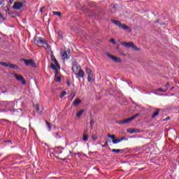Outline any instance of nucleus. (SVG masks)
Instances as JSON below:
<instances>
[{"label":"nucleus","instance_id":"f03ea898","mask_svg":"<svg viewBox=\"0 0 179 179\" xmlns=\"http://www.w3.org/2000/svg\"><path fill=\"white\" fill-rule=\"evenodd\" d=\"M34 43L37 45L38 47H43V45H45V50H48V43H47V41L44 39L43 37H35L34 38Z\"/></svg>","mask_w":179,"mask_h":179},{"label":"nucleus","instance_id":"ea45409f","mask_svg":"<svg viewBox=\"0 0 179 179\" xmlns=\"http://www.w3.org/2000/svg\"><path fill=\"white\" fill-rule=\"evenodd\" d=\"M3 2H5V0H0V5H2V3H3Z\"/></svg>","mask_w":179,"mask_h":179},{"label":"nucleus","instance_id":"6e6552de","mask_svg":"<svg viewBox=\"0 0 179 179\" xmlns=\"http://www.w3.org/2000/svg\"><path fill=\"white\" fill-rule=\"evenodd\" d=\"M14 77L19 82H21L22 85H26V80H24V78H23L22 76L18 75L17 73H14Z\"/></svg>","mask_w":179,"mask_h":179},{"label":"nucleus","instance_id":"f3484780","mask_svg":"<svg viewBox=\"0 0 179 179\" xmlns=\"http://www.w3.org/2000/svg\"><path fill=\"white\" fill-rule=\"evenodd\" d=\"M160 113V108L156 109L155 112L152 115V118H156Z\"/></svg>","mask_w":179,"mask_h":179},{"label":"nucleus","instance_id":"a19ab883","mask_svg":"<svg viewBox=\"0 0 179 179\" xmlns=\"http://www.w3.org/2000/svg\"><path fill=\"white\" fill-rule=\"evenodd\" d=\"M8 92V90H4V91H3L1 93H7Z\"/></svg>","mask_w":179,"mask_h":179},{"label":"nucleus","instance_id":"c756f323","mask_svg":"<svg viewBox=\"0 0 179 179\" xmlns=\"http://www.w3.org/2000/svg\"><path fill=\"white\" fill-rule=\"evenodd\" d=\"M55 138H57V139H61V136L59 135V133L57 132L55 134Z\"/></svg>","mask_w":179,"mask_h":179},{"label":"nucleus","instance_id":"7c9ffc66","mask_svg":"<svg viewBox=\"0 0 179 179\" xmlns=\"http://www.w3.org/2000/svg\"><path fill=\"white\" fill-rule=\"evenodd\" d=\"M142 132V130L139 129H135V134H141Z\"/></svg>","mask_w":179,"mask_h":179},{"label":"nucleus","instance_id":"b1692460","mask_svg":"<svg viewBox=\"0 0 179 179\" xmlns=\"http://www.w3.org/2000/svg\"><path fill=\"white\" fill-rule=\"evenodd\" d=\"M122 150H120V149H117V150L113 149L112 150V152L116 153V155H118V153H120V152H122Z\"/></svg>","mask_w":179,"mask_h":179},{"label":"nucleus","instance_id":"c03bdc74","mask_svg":"<svg viewBox=\"0 0 179 179\" xmlns=\"http://www.w3.org/2000/svg\"><path fill=\"white\" fill-rule=\"evenodd\" d=\"M3 17V16L0 13V19H2Z\"/></svg>","mask_w":179,"mask_h":179},{"label":"nucleus","instance_id":"58836bf2","mask_svg":"<svg viewBox=\"0 0 179 179\" xmlns=\"http://www.w3.org/2000/svg\"><path fill=\"white\" fill-rule=\"evenodd\" d=\"M15 0H9V3H10V5H12V3H13V1H14Z\"/></svg>","mask_w":179,"mask_h":179},{"label":"nucleus","instance_id":"1a4fd4ad","mask_svg":"<svg viewBox=\"0 0 179 179\" xmlns=\"http://www.w3.org/2000/svg\"><path fill=\"white\" fill-rule=\"evenodd\" d=\"M107 55H108V58H110V59L114 61V62H117V64H121V62H122V60L119 57L111 55L110 54H108Z\"/></svg>","mask_w":179,"mask_h":179},{"label":"nucleus","instance_id":"20e7f679","mask_svg":"<svg viewBox=\"0 0 179 179\" xmlns=\"http://www.w3.org/2000/svg\"><path fill=\"white\" fill-rule=\"evenodd\" d=\"M138 117H139V113H136V115L131 116L129 118L125 119L124 120L117 121L116 122L119 125H121V124L127 125V124H129V122L134 121V120H135V118H136Z\"/></svg>","mask_w":179,"mask_h":179},{"label":"nucleus","instance_id":"ddd939ff","mask_svg":"<svg viewBox=\"0 0 179 179\" xmlns=\"http://www.w3.org/2000/svg\"><path fill=\"white\" fill-rule=\"evenodd\" d=\"M50 59L52 62H54L55 64V66L57 69H59V68H61V66H59V63H58V61H57L55 56H54L53 55H50Z\"/></svg>","mask_w":179,"mask_h":179},{"label":"nucleus","instance_id":"393cba45","mask_svg":"<svg viewBox=\"0 0 179 179\" xmlns=\"http://www.w3.org/2000/svg\"><path fill=\"white\" fill-rule=\"evenodd\" d=\"M118 141H119V143H120V142H122V141H128V138L125 136H123V137L120 138V139H118Z\"/></svg>","mask_w":179,"mask_h":179},{"label":"nucleus","instance_id":"cd10ccee","mask_svg":"<svg viewBox=\"0 0 179 179\" xmlns=\"http://www.w3.org/2000/svg\"><path fill=\"white\" fill-rule=\"evenodd\" d=\"M111 142V141L107 140L104 145H102V148H106V146H108V143Z\"/></svg>","mask_w":179,"mask_h":179},{"label":"nucleus","instance_id":"6ab92c4d","mask_svg":"<svg viewBox=\"0 0 179 179\" xmlns=\"http://www.w3.org/2000/svg\"><path fill=\"white\" fill-rule=\"evenodd\" d=\"M83 113H85V109L80 110V111H78V112L77 113L76 117H77L78 118H80V117H82Z\"/></svg>","mask_w":179,"mask_h":179},{"label":"nucleus","instance_id":"de8ad7c7","mask_svg":"<svg viewBox=\"0 0 179 179\" xmlns=\"http://www.w3.org/2000/svg\"><path fill=\"white\" fill-rule=\"evenodd\" d=\"M0 40H1V38H0Z\"/></svg>","mask_w":179,"mask_h":179},{"label":"nucleus","instance_id":"c9c22d12","mask_svg":"<svg viewBox=\"0 0 179 179\" xmlns=\"http://www.w3.org/2000/svg\"><path fill=\"white\" fill-rule=\"evenodd\" d=\"M92 139H93L94 141H96V139H97V137H96V136H94V135H92Z\"/></svg>","mask_w":179,"mask_h":179},{"label":"nucleus","instance_id":"72a5a7b5","mask_svg":"<svg viewBox=\"0 0 179 179\" xmlns=\"http://www.w3.org/2000/svg\"><path fill=\"white\" fill-rule=\"evenodd\" d=\"M55 80H56V82H61V77H59V76L56 77Z\"/></svg>","mask_w":179,"mask_h":179},{"label":"nucleus","instance_id":"4be33fe9","mask_svg":"<svg viewBox=\"0 0 179 179\" xmlns=\"http://www.w3.org/2000/svg\"><path fill=\"white\" fill-rule=\"evenodd\" d=\"M157 92H161V93H166V92H167V88L166 89L158 88L157 90Z\"/></svg>","mask_w":179,"mask_h":179},{"label":"nucleus","instance_id":"473e14b6","mask_svg":"<svg viewBox=\"0 0 179 179\" xmlns=\"http://www.w3.org/2000/svg\"><path fill=\"white\" fill-rule=\"evenodd\" d=\"M118 51L120 52V55H122V57H126L127 56V55H125V53H124V52H121L120 50H118Z\"/></svg>","mask_w":179,"mask_h":179},{"label":"nucleus","instance_id":"4c0bfd02","mask_svg":"<svg viewBox=\"0 0 179 179\" xmlns=\"http://www.w3.org/2000/svg\"><path fill=\"white\" fill-rule=\"evenodd\" d=\"M75 96H76V94L74 93L73 94V96H71V101L73 100V99H75Z\"/></svg>","mask_w":179,"mask_h":179},{"label":"nucleus","instance_id":"49530a36","mask_svg":"<svg viewBox=\"0 0 179 179\" xmlns=\"http://www.w3.org/2000/svg\"><path fill=\"white\" fill-rule=\"evenodd\" d=\"M78 154H79V152L77 153V155H78Z\"/></svg>","mask_w":179,"mask_h":179},{"label":"nucleus","instance_id":"5701e85b","mask_svg":"<svg viewBox=\"0 0 179 179\" xmlns=\"http://www.w3.org/2000/svg\"><path fill=\"white\" fill-rule=\"evenodd\" d=\"M50 68L53 69V71H58V69H57L58 67L55 66V64H50Z\"/></svg>","mask_w":179,"mask_h":179},{"label":"nucleus","instance_id":"2eb2a0df","mask_svg":"<svg viewBox=\"0 0 179 179\" xmlns=\"http://www.w3.org/2000/svg\"><path fill=\"white\" fill-rule=\"evenodd\" d=\"M61 55H62V59H69V55H68V53L66 52V50H62Z\"/></svg>","mask_w":179,"mask_h":179},{"label":"nucleus","instance_id":"39448f33","mask_svg":"<svg viewBox=\"0 0 179 179\" xmlns=\"http://www.w3.org/2000/svg\"><path fill=\"white\" fill-rule=\"evenodd\" d=\"M121 45L126 47V48H132L134 51H141V48L136 47L132 42H122Z\"/></svg>","mask_w":179,"mask_h":179},{"label":"nucleus","instance_id":"a18cd8bd","mask_svg":"<svg viewBox=\"0 0 179 179\" xmlns=\"http://www.w3.org/2000/svg\"><path fill=\"white\" fill-rule=\"evenodd\" d=\"M8 143H12V141H8Z\"/></svg>","mask_w":179,"mask_h":179},{"label":"nucleus","instance_id":"f257e3e1","mask_svg":"<svg viewBox=\"0 0 179 179\" xmlns=\"http://www.w3.org/2000/svg\"><path fill=\"white\" fill-rule=\"evenodd\" d=\"M73 72L75 75H77L78 78H84L85 72L80 68V65L78 64V63L75 62L73 64Z\"/></svg>","mask_w":179,"mask_h":179},{"label":"nucleus","instance_id":"37998d69","mask_svg":"<svg viewBox=\"0 0 179 179\" xmlns=\"http://www.w3.org/2000/svg\"><path fill=\"white\" fill-rule=\"evenodd\" d=\"M67 86H71V83H69V81L67 82Z\"/></svg>","mask_w":179,"mask_h":179},{"label":"nucleus","instance_id":"c85d7f7f","mask_svg":"<svg viewBox=\"0 0 179 179\" xmlns=\"http://www.w3.org/2000/svg\"><path fill=\"white\" fill-rule=\"evenodd\" d=\"M110 43H113V44H114V45H117V42H115V40L114 38H111L109 40Z\"/></svg>","mask_w":179,"mask_h":179},{"label":"nucleus","instance_id":"4468645a","mask_svg":"<svg viewBox=\"0 0 179 179\" xmlns=\"http://www.w3.org/2000/svg\"><path fill=\"white\" fill-rule=\"evenodd\" d=\"M108 138H110L111 139L112 143L114 145H117V143H119L118 139H115V135H114V134H113V135L108 134Z\"/></svg>","mask_w":179,"mask_h":179},{"label":"nucleus","instance_id":"a878e982","mask_svg":"<svg viewBox=\"0 0 179 179\" xmlns=\"http://www.w3.org/2000/svg\"><path fill=\"white\" fill-rule=\"evenodd\" d=\"M66 94H67L66 91L62 92L60 95L61 99H62V97H64L65 96H66Z\"/></svg>","mask_w":179,"mask_h":179},{"label":"nucleus","instance_id":"0eeeda50","mask_svg":"<svg viewBox=\"0 0 179 179\" xmlns=\"http://www.w3.org/2000/svg\"><path fill=\"white\" fill-rule=\"evenodd\" d=\"M72 152L69 151V150H66L64 151H62L59 152L60 156H64V159H62V160H66V158L69 157V155H71Z\"/></svg>","mask_w":179,"mask_h":179},{"label":"nucleus","instance_id":"2f4dec72","mask_svg":"<svg viewBox=\"0 0 179 179\" xmlns=\"http://www.w3.org/2000/svg\"><path fill=\"white\" fill-rule=\"evenodd\" d=\"M94 125V120H90V127L91 128H92V127Z\"/></svg>","mask_w":179,"mask_h":179},{"label":"nucleus","instance_id":"79ce46f5","mask_svg":"<svg viewBox=\"0 0 179 179\" xmlns=\"http://www.w3.org/2000/svg\"><path fill=\"white\" fill-rule=\"evenodd\" d=\"M169 86V83H167L166 85V89H168Z\"/></svg>","mask_w":179,"mask_h":179},{"label":"nucleus","instance_id":"423d86ee","mask_svg":"<svg viewBox=\"0 0 179 179\" xmlns=\"http://www.w3.org/2000/svg\"><path fill=\"white\" fill-rule=\"evenodd\" d=\"M0 65H1L2 66L11 68L12 69H19V66L16 64H10L9 62H1Z\"/></svg>","mask_w":179,"mask_h":179},{"label":"nucleus","instance_id":"aec40b11","mask_svg":"<svg viewBox=\"0 0 179 179\" xmlns=\"http://www.w3.org/2000/svg\"><path fill=\"white\" fill-rule=\"evenodd\" d=\"M127 134H135V129L134 128H129L127 130Z\"/></svg>","mask_w":179,"mask_h":179},{"label":"nucleus","instance_id":"7ed1b4c3","mask_svg":"<svg viewBox=\"0 0 179 179\" xmlns=\"http://www.w3.org/2000/svg\"><path fill=\"white\" fill-rule=\"evenodd\" d=\"M111 22H112V23H113V24H115V26H118V27L120 29H122L123 30H127V31H129V33H131V31H132V29H131V28H129V27H128L125 24H122V23L120 22V21H118V20H111Z\"/></svg>","mask_w":179,"mask_h":179},{"label":"nucleus","instance_id":"412c9836","mask_svg":"<svg viewBox=\"0 0 179 179\" xmlns=\"http://www.w3.org/2000/svg\"><path fill=\"white\" fill-rule=\"evenodd\" d=\"M52 14L55 15V16H59V17H61V15H62L61 12H57V11H53Z\"/></svg>","mask_w":179,"mask_h":179},{"label":"nucleus","instance_id":"bb28decb","mask_svg":"<svg viewBox=\"0 0 179 179\" xmlns=\"http://www.w3.org/2000/svg\"><path fill=\"white\" fill-rule=\"evenodd\" d=\"M45 122L48 128H49V131H51V124L48 121H45Z\"/></svg>","mask_w":179,"mask_h":179},{"label":"nucleus","instance_id":"a211bd4d","mask_svg":"<svg viewBox=\"0 0 179 179\" xmlns=\"http://www.w3.org/2000/svg\"><path fill=\"white\" fill-rule=\"evenodd\" d=\"M80 103H82V100H80V99H78L77 100L73 101V106H74V107H77V106H79Z\"/></svg>","mask_w":179,"mask_h":179},{"label":"nucleus","instance_id":"f704fd0d","mask_svg":"<svg viewBox=\"0 0 179 179\" xmlns=\"http://www.w3.org/2000/svg\"><path fill=\"white\" fill-rule=\"evenodd\" d=\"M35 108H36V111H40V105L36 104Z\"/></svg>","mask_w":179,"mask_h":179},{"label":"nucleus","instance_id":"f8f14e48","mask_svg":"<svg viewBox=\"0 0 179 179\" xmlns=\"http://www.w3.org/2000/svg\"><path fill=\"white\" fill-rule=\"evenodd\" d=\"M23 61L25 65H27V66L31 65V66H33V68H36V63H34V62L32 59H24Z\"/></svg>","mask_w":179,"mask_h":179},{"label":"nucleus","instance_id":"e433bc0d","mask_svg":"<svg viewBox=\"0 0 179 179\" xmlns=\"http://www.w3.org/2000/svg\"><path fill=\"white\" fill-rule=\"evenodd\" d=\"M45 8V7H44V6L41 8V9H40L41 13H43V10H44Z\"/></svg>","mask_w":179,"mask_h":179},{"label":"nucleus","instance_id":"9d476101","mask_svg":"<svg viewBox=\"0 0 179 179\" xmlns=\"http://www.w3.org/2000/svg\"><path fill=\"white\" fill-rule=\"evenodd\" d=\"M87 75V80L88 82H92V78H93V71L92 69L87 68L86 69Z\"/></svg>","mask_w":179,"mask_h":179},{"label":"nucleus","instance_id":"9b49d317","mask_svg":"<svg viewBox=\"0 0 179 179\" xmlns=\"http://www.w3.org/2000/svg\"><path fill=\"white\" fill-rule=\"evenodd\" d=\"M13 9L19 10L23 8V3L22 2H15L13 6Z\"/></svg>","mask_w":179,"mask_h":179},{"label":"nucleus","instance_id":"dca6fc26","mask_svg":"<svg viewBox=\"0 0 179 179\" xmlns=\"http://www.w3.org/2000/svg\"><path fill=\"white\" fill-rule=\"evenodd\" d=\"M83 142H87L89 141V135H87V131H85L83 136Z\"/></svg>","mask_w":179,"mask_h":179}]
</instances>
